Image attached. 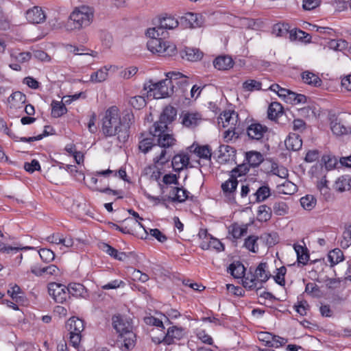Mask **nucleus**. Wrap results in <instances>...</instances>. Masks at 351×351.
Instances as JSON below:
<instances>
[{"label":"nucleus","mask_w":351,"mask_h":351,"mask_svg":"<svg viewBox=\"0 0 351 351\" xmlns=\"http://www.w3.org/2000/svg\"><path fill=\"white\" fill-rule=\"evenodd\" d=\"M301 77L304 83L315 87H319L322 84V80L317 75L308 71H304Z\"/></svg>","instance_id":"obj_32"},{"label":"nucleus","mask_w":351,"mask_h":351,"mask_svg":"<svg viewBox=\"0 0 351 351\" xmlns=\"http://www.w3.org/2000/svg\"><path fill=\"white\" fill-rule=\"evenodd\" d=\"M136 335L132 330L119 335L118 346L121 351H128L135 345Z\"/></svg>","instance_id":"obj_17"},{"label":"nucleus","mask_w":351,"mask_h":351,"mask_svg":"<svg viewBox=\"0 0 351 351\" xmlns=\"http://www.w3.org/2000/svg\"><path fill=\"white\" fill-rule=\"evenodd\" d=\"M169 80H162L158 82L149 81L145 84L144 89L147 91L149 98L162 99L169 97L173 93V87L168 84Z\"/></svg>","instance_id":"obj_5"},{"label":"nucleus","mask_w":351,"mask_h":351,"mask_svg":"<svg viewBox=\"0 0 351 351\" xmlns=\"http://www.w3.org/2000/svg\"><path fill=\"white\" fill-rule=\"evenodd\" d=\"M238 123V114L234 111H224L218 117V124L223 128H236Z\"/></svg>","instance_id":"obj_13"},{"label":"nucleus","mask_w":351,"mask_h":351,"mask_svg":"<svg viewBox=\"0 0 351 351\" xmlns=\"http://www.w3.org/2000/svg\"><path fill=\"white\" fill-rule=\"evenodd\" d=\"M177 115V110L173 106H166L162 114H160V119L155 123H162L167 128L168 124L171 123L176 118Z\"/></svg>","instance_id":"obj_23"},{"label":"nucleus","mask_w":351,"mask_h":351,"mask_svg":"<svg viewBox=\"0 0 351 351\" xmlns=\"http://www.w3.org/2000/svg\"><path fill=\"white\" fill-rule=\"evenodd\" d=\"M138 71V68L136 66H130L122 70L119 75L123 79H130L134 76Z\"/></svg>","instance_id":"obj_60"},{"label":"nucleus","mask_w":351,"mask_h":351,"mask_svg":"<svg viewBox=\"0 0 351 351\" xmlns=\"http://www.w3.org/2000/svg\"><path fill=\"white\" fill-rule=\"evenodd\" d=\"M266 263H261L254 270L250 272L243 279V287L249 290H258L263 287V283L267 282L270 277V273L267 269Z\"/></svg>","instance_id":"obj_3"},{"label":"nucleus","mask_w":351,"mask_h":351,"mask_svg":"<svg viewBox=\"0 0 351 351\" xmlns=\"http://www.w3.org/2000/svg\"><path fill=\"white\" fill-rule=\"evenodd\" d=\"M133 119L132 114L127 112L121 117L119 108L112 106L102 118V132L106 136H117L119 142L124 143L129 138V128Z\"/></svg>","instance_id":"obj_1"},{"label":"nucleus","mask_w":351,"mask_h":351,"mask_svg":"<svg viewBox=\"0 0 351 351\" xmlns=\"http://www.w3.org/2000/svg\"><path fill=\"white\" fill-rule=\"evenodd\" d=\"M203 56V53L197 48L186 47L184 50V57L189 61L199 60Z\"/></svg>","instance_id":"obj_42"},{"label":"nucleus","mask_w":351,"mask_h":351,"mask_svg":"<svg viewBox=\"0 0 351 351\" xmlns=\"http://www.w3.org/2000/svg\"><path fill=\"white\" fill-rule=\"evenodd\" d=\"M199 235L200 237L204 236V239L199 244L202 250H208L213 249L217 252H221L224 250L223 243L219 239L214 238L210 234H208L206 230H201Z\"/></svg>","instance_id":"obj_9"},{"label":"nucleus","mask_w":351,"mask_h":351,"mask_svg":"<svg viewBox=\"0 0 351 351\" xmlns=\"http://www.w3.org/2000/svg\"><path fill=\"white\" fill-rule=\"evenodd\" d=\"M189 156L186 154L176 155L172 159V166L176 171L182 170L189 164Z\"/></svg>","instance_id":"obj_31"},{"label":"nucleus","mask_w":351,"mask_h":351,"mask_svg":"<svg viewBox=\"0 0 351 351\" xmlns=\"http://www.w3.org/2000/svg\"><path fill=\"white\" fill-rule=\"evenodd\" d=\"M132 279L134 280L145 282L149 280L147 274L142 273L140 270L134 269L132 273Z\"/></svg>","instance_id":"obj_63"},{"label":"nucleus","mask_w":351,"mask_h":351,"mask_svg":"<svg viewBox=\"0 0 351 351\" xmlns=\"http://www.w3.org/2000/svg\"><path fill=\"white\" fill-rule=\"evenodd\" d=\"M351 245V225L347 226L343 232L340 240V245L343 249H347Z\"/></svg>","instance_id":"obj_48"},{"label":"nucleus","mask_w":351,"mask_h":351,"mask_svg":"<svg viewBox=\"0 0 351 351\" xmlns=\"http://www.w3.org/2000/svg\"><path fill=\"white\" fill-rule=\"evenodd\" d=\"M167 129L166 125L162 123H154L150 128V134L153 136L154 139L157 142L156 147L162 148H169L173 146L176 140L173 136L169 134L167 131Z\"/></svg>","instance_id":"obj_4"},{"label":"nucleus","mask_w":351,"mask_h":351,"mask_svg":"<svg viewBox=\"0 0 351 351\" xmlns=\"http://www.w3.org/2000/svg\"><path fill=\"white\" fill-rule=\"evenodd\" d=\"M283 108L282 105L278 102H272L267 110L268 118L271 120H275L282 114Z\"/></svg>","instance_id":"obj_39"},{"label":"nucleus","mask_w":351,"mask_h":351,"mask_svg":"<svg viewBox=\"0 0 351 351\" xmlns=\"http://www.w3.org/2000/svg\"><path fill=\"white\" fill-rule=\"evenodd\" d=\"M285 145L288 150L298 151L302 147V141L298 134L291 133L285 139Z\"/></svg>","instance_id":"obj_24"},{"label":"nucleus","mask_w":351,"mask_h":351,"mask_svg":"<svg viewBox=\"0 0 351 351\" xmlns=\"http://www.w3.org/2000/svg\"><path fill=\"white\" fill-rule=\"evenodd\" d=\"M166 79L170 86L174 87V84H182L187 83V77L182 73L177 71H171L166 73Z\"/></svg>","instance_id":"obj_30"},{"label":"nucleus","mask_w":351,"mask_h":351,"mask_svg":"<svg viewBox=\"0 0 351 351\" xmlns=\"http://www.w3.org/2000/svg\"><path fill=\"white\" fill-rule=\"evenodd\" d=\"M184 330L182 328L172 326L168 328L166 335L163 337L164 343L171 345L174 340H179L184 336Z\"/></svg>","instance_id":"obj_21"},{"label":"nucleus","mask_w":351,"mask_h":351,"mask_svg":"<svg viewBox=\"0 0 351 351\" xmlns=\"http://www.w3.org/2000/svg\"><path fill=\"white\" fill-rule=\"evenodd\" d=\"M94 16L93 9L89 6L76 7L71 12L66 25L67 29H80L88 26Z\"/></svg>","instance_id":"obj_2"},{"label":"nucleus","mask_w":351,"mask_h":351,"mask_svg":"<svg viewBox=\"0 0 351 351\" xmlns=\"http://www.w3.org/2000/svg\"><path fill=\"white\" fill-rule=\"evenodd\" d=\"M147 49L154 53L162 56H173L177 53L174 44L160 39H149L147 43Z\"/></svg>","instance_id":"obj_6"},{"label":"nucleus","mask_w":351,"mask_h":351,"mask_svg":"<svg viewBox=\"0 0 351 351\" xmlns=\"http://www.w3.org/2000/svg\"><path fill=\"white\" fill-rule=\"evenodd\" d=\"M179 21L174 17L169 16L163 17L160 21V26L162 29H173L178 27Z\"/></svg>","instance_id":"obj_45"},{"label":"nucleus","mask_w":351,"mask_h":351,"mask_svg":"<svg viewBox=\"0 0 351 351\" xmlns=\"http://www.w3.org/2000/svg\"><path fill=\"white\" fill-rule=\"evenodd\" d=\"M238 180L234 176H232L228 180L221 184V190L223 195L229 199H234V195L236 192Z\"/></svg>","instance_id":"obj_19"},{"label":"nucleus","mask_w":351,"mask_h":351,"mask_svg":"<svg viewBox=\"0 0 351 351\" xmlns=\"http://www.w3.org/2000/svg\"><path fill=\"white\" fill-rule=\"evenodd\" d=\"M154 149L156 151V155L153 158V161L155 165H163L170 160L171 156V154H169V152L165 148L154 145Z\"/></svg>","instance_id":"obj_25"},{"label":"nucleus","mask_w":351,"mask_h":351,"mask_svg":"<svg viewBox=\"0 0 351 351\" xmlns=\"http://www.w3.org/2000/svg\"><path fill=\"white\" fill-rule=\"evenodd\" d=\"M180 118L182 125L191 128L198 125L202 120V114L195 111H184Z\"/></svg>","instance_id":"obj_12"},{"label":"nucleus","mask_w":351,"mask_h":351,"mask_svg":"<svg viewBox=\"0 0 351 351\" xmlns=\"http://www.w3.org/2000/svg\"><path fill=\"white\" fill-rule=\"evenodd\" d=\"M46 17L45 11L39 6H34L25 12L26 19L32 24L43 23L45 21Z\"/></svg>","instance_id":"obj_11"},{"label":"nucleus","mask_w":351,"mask_h":351,"mask_svg":"<svg viewBox=\"0 0 351 351\" xmlns=\"http://www.w3.org/2000/svg\"><path fill=\"white\" fill-rule=\"evenodd\" d=\"M26 96L25 94L20 91H16L13 93L8 97V104L10 107L12 108H21L25 103Z\"/></svg>","instance_id":"obj_28"},{"label":"nucleus","mask_w":351,"mask_h":351,"mask_svg":"<svg viewBox=\"0 0 351 351\" xmlns=\"http://www.w3.org/2000/svg\"><path fill=\"white\" fill-rule=\"evenodd\" d=\"M242 87L243 90L245 91H254V90H259L261 89L262 84L261 82L249 79L245 81L243 84Z\"/></svg>","instance_id":"obj_49"},{"label":"nucleus","mask_w":351,"mask_h":351,"mask_svg":"<svg viewBox=\"0 0 351 351\" xmlns=\"http://www.w3.org/2000/svg\"><path fill=\"white\" fill-rule=\"evenodd\" d=\"M117 69V67L114 65H106L90 75V82L101 83L107 80L109 71L115 72Z\"/></svg>","instance_id":"obj_16"},{"label":"nucleus","mask_w":351,"mask_h":351,"mask_svg":"<svg viewBox=\"0 0 351 351\" xmlns=\"http://www.w3.org/2000/svg\"><path fill=\"white\" fill-rule=\"evenodd\" d=\"M69 331V343L75 348H78L82 340V332L84 329V321L75 317H71L66 322Z\"/></svg>","instance_id":"obj_7"},{"label":"nucleus","mask_w":351,"mask_h":351,"mask_svg":"<svg viewBox=\"0 0 351 351\" xmlns=\"http://www.w3.org/2000/svg\"><path fill=\"white\" fill-rule=\"evenodd\" d=\"M268 128L265 125L254 123L247 127V134L250 138L259 141L263 138Z\"/></svg>","instance_id":"obj_18"},{"label":"nucleus","mask_w":351,"mask_h":351,"mask_svg":"<svg viewBox=\"0 0 351 351\" xmlns=\"http://www.w3.org/2000/svg\"><path fill=\"white\" fill-rule=\"evenodd\" d=\"M196 335L198 339H199L202 342L209 345L213 343V339L209 335L206 333L204 330H197Z\"/></svg>","instance_id":"obj_64"},{"label":"nucleus","mask_w":351,"mask_h":351,"mask_svg":"<svg viewBox=\"0 0 351 351\" xmlns=\"http://www.w3.org/2000/svg\"><path fill=\"white\" fill-rule=\"evenodd\" d=\"M293 249L297 254V261L298 263L305 265L309 261V254L307 247L304 245L295 243Z\"/></svg>","instance_id":"obj_29"},{"label":"nucleus","mask_w":351,"mask_h":351,"mask_svg":"<svg viewBox=\"0 0 351 351\" xmlns=\"http://www.w3.org/2000/svg\"><path fill=\"white\" fill-rule=\"evenodd\" d=\"M250 167V166L248 165V163H243L238 165L237 168L232 171V173H233L232 176L236 178L237 176H241L246 174L249 171Z\"/></svg>","instance_id":"obj_57"},{"label":"nucleus","mask_w":351,"mask_h":351,"mask_svg":"<svg viewBox=\"0 0 351 351\" xmlns=\"http://www.w3.org/2000/svg\"><path fill=\"white\" fill-rule=\"evenodd\" d=\"M289 33V26L287 24L277 23L273 26L272 34L276 36H284Z\"/></svg>","instance_id":"obj_53"},{"label":"nucleus","mask_w":351,"mask_h":351,"mask_svg":"<svg viewBox=\"0 0 351 351\" xmlns=\"http://www.w3.org/2000/svg\"><path fill=\"white\" fill-rule=\"evenodd\" d=\"M190 151L197 154L199 158L210 163L212 153L208 145L198 146L193 145L190 147Z\"/></svg>","instance_id":"obj_27"},{"label":"nucleus","mask_w":351,"mask_h":351,"mask_svg":"<svg viewBox=\"0 0 351 351\" xmlns=\"http://www.w3.org/2000/svg\"><path fill=\"white\" fill-rule=\"evenodd\" d=\"M40 258L47 263L52 261L55 258L53 252L49 249L43 248L38 252Z\"/></svg>","instance_id":"obj_54"},{"label":"nucleus","mask_w":351,"mask_h":351,"mask_svg":"<svg viewBox=\"0 0 351 351\" xmlns=\"http://www.w3.org/2000/svg\"><path fill=\"white\" fill-rule=\"evenodd\" d=\"M316 199L311 195H307L300 199L301 206L306 210H311L316 205Z\"/></svg>","instance_id":"obj_50"},{"label":"nucleus","mask_w":351,"mask_h":351,"mask_svg":"<svg viewBox=\"0 0 351 351\" xmlns=\"http://www.w3.org/2000/svg\"><path fill=\"white\" fill-rule=\"evenodd\" d=\"M270 189L268 186H261L255 193L256 200L258 202H263L270 196Z\"/></svg>","instance_id":"obj_52"},{"label":"nucleus","mask_w":351,"mask_h":351,"mask_svg":"<svg viewBox=\"0 0 351 351\" xmlns=\"http://www.w3.org/2000/svg\"><path fill=\"white\" fill-rule=\"evenodd\" d=\"M67 49L73 53L75 55H80V56H84L86 58L84 62L87 63H91L93 62V58L97 54L96 52L92 51L91 53H86L84 52V49H80L77 47L73 46V45H69L67 47Z\"/></svg>","instance_id":"obj_40"},{"label":"nucleus","mask_w":351,"mask_h":351,"mask_svg":"<svg viewBox=\"0 0 351 351\" xmlns=\"http://www.w3.org/2000/svg\"><path fill=\"white\" fill-rule=\"evenodd\" d=\"M335 189L339 192L350 190L351 189V176L345 175L338 178L335 183Z\"/></svg>","instance_id":"obj_37"},{"label":"nucleus","mask_w":351,"mask_h":351,"mask_svg":"<svg viewBox=\"0 0 351 351\" xmlns=\"http://www.w3.org/2000/svg\"><path fill=\"white\" fill-rule=\"evenodd\" d=\"M49 295L58 303H63L69 298L67 287L60 283L51 282L48 285Z\"/></svg>","instance_id":"obj_8"},{"label":"nucleus","mask_w":351,"mask_h":351,"mask_svg":"<svg viewBox=\"0 0 351 351\" xmlns=\"http://www.w3.org/2000/svg\"><path fill=\"white\" fill-rule=\"evenodd\" d=\"M271 213L272 210L270 207L265 204L261 205L257 211V219L259 221H267L270 219Z\"/></svg>","instance_id":"obj_43"},{"label":"nucleus","mask_w":351,"mask_h":351,"mask_svg":"<svg viewBox=\"0 0 351 351\" xmlns=\"http://www.w3.org/2000/svg\"><path fill=\"white\" fill-rule=\"evenodd\" d=\"M258 237L257 236L250 235L245 239L243 247L247 250L256 253L258 251Z\"/></svg>","instance_id":"obj_41"},{"label":"nucleus","mask_w":351,"mask_h":351,"mask_svg":"<svg viewBox=\"0 0 351 351\" xmlns=\"http://www.w3.org/2000/svg\"><path fill=\"white\" fill-rule=\"evenodd\" d=\"M130 104L136 109H141L146 105L145 98L139 95L131 97Z\"/></svg>","instance_id":"obj_55"},{"label":"nucleus","mask_w":351,"mask_h":351,"mask_svg":"<svg viewBox=\"0 0 351 351\" xmlns=\"http://www.w3.org/2000/svg\"><path fill=\"white\" fill-rule=\"evenodd\" d=\"M297 191V186L293 182H285L281 186V193L287 195L293 194Z\"/></svg>","instance_id":"obj_56"},{"label":"nucleus","mask_w":351,"mask_h":351,"mask_svg":"<svg viewBox=\"0 0 351 351\" xmlns=\"http://www.w3.org/2000/svg\"><path fill=\"white\" fill-rule=\"evenodd\" d=\"M161 193L165 194V193H168V195H165L167 198V200H171L172 202H176V197L177 196V193H179V187L177 186H164L163 184H159Z\"/></svg>","instance_id":"obj_44"},{"label":"nucleus","mask_w":351,"mask_h":351,"mask_svg":"<svg viewBox=\"0 0 351 351\" xmlns=\"http://www.w3.org/2000/svg\"><path fill=\"white\" fill-rule=\"evenodd\" d=\"M180 23L186 28H196L201 27L204 21L200 14L188 12L180 18Z\"/></svg>","instance_id":"obj_14"},{"label":"nucleus","mask_w":351,"mask_h":351,"mask_svg":"<svg viewBox=\"0 0 351 351\" xmlns=\"http://www.w3.org/2000/svg\"><path fill=\"white\" fill-rule=\"evenodd\" d=\"M112 325L119 335L132 330V325L130 320L121 315L112 316Z\"/></svg>","instance_id":"obj_10"},{"label":"nucleus","mask_w":351,"mask_h":351,"mask_svg":"<svg viewBox=\"0 0 351 351\" xmlns=\"http://www.w3.org/2000/svg\"><path fill=\"white\" fill-rule=\"evenodd\" d=\"M12 57L19 63H24L28 62L32 57L29 52H21L18 53L12 54Z\"/></svg>","instance_id":"obj_58"},{"label":"nucleus","mask_w":351,"mask_h":351,"mask_svg":"<svg viewBox=\"0 0 351 351\" xmlns=\"http://www.w3.org/2000/svg\"><path fill=\"white\" fill-rule=\"evenodd\" d=\"M235 149L228 145H221L219 147L217 160L220 163H227L235 159Z\"/></svg>","instance_id":"obj_15"},{"label":"nucleus","mask_w":351,"mask_h":351,"mask_svg":"<svg viewBox=\"0 0 351 351\" xmlns=\"http://www.w3.org/2000/svg\"><path fill=\"white\" fill-rule=\"evenodd\" d=\"M330 129L336 136H343L351 133V127L339 119H335L330 122Z\"/></svg>","instance_id":"obj_20"},{"label":"nucleus","mask_w":351,"mask_h":351,"mask_svg":"<svg viewBox=\"0 0 351 351\" xmlns=\"http://www.w3.org/2000/svg\"><path fill=\"white\" fill-rule=\"evenodd\" d=\"M69 296L71 295L74 297L86 298L87 291L85 287L80 283H71L67 287Z\"/></svg>","instance_id":"obj_34"},{"label":"nucleus","mask_w":351,"mask_h":351,"mask_svg":"<svg viewBox=\"0 0 351 351\" xmlns=\"http://www.w3.org/2000/svg\"><path fill=\"white\" fill-rule=\"evenodd\" d=\"M287 342V340L286 339L273 335V338L271 339L268 346L279 348L285 345Z\"/></svg>","instance_id":"obj_61"},{"label":"nucleus","mask_w":351,"mask_h":351,"mask_svg":"<svg viewBox=\"0 0 351 351\" xmlns=\"http://www.w3.org/2000/svg\"><path fill=\"white\" fill-rule=\"evenodd\" d=\"M247 224L234 223L228 227V234L232 237L233 241H236L247 233Z\"/></svg>","instance_id":"obj_22"},{"label":"nucleus","mask_w":351,"mask_h":351,"mask_svg":"<svg viewBox=\"0 0 351 351\" xmlns=\"http://www.w3.org/2000/svg\"><path fill=\"white\" fill-rule=\"evenodd\" d=\"M213 64L218 70H228L232 67L233 60L229 56H219L215 59Z\"/></svg>","instance_id":"obj_33"},{"label":"nucleus","mask_w":351,"mask_h":351,"mask_svg":"<svg viewBox=\"0 0 351 351\" xmlns=\"http://www.w3.org/2000/svg\"><path fill=\"white\" fill-rule=\"evenodd\" d=\"M155 145L153 144L152 141L149 138L143 139L139 143V149L144 153H147L149 149L153 148Z\"/></svg>","instance_id":"obj_62"},{"label":"nucleus","mask_w":351,"mask_h":351,"mask_svg":"<svg viewBox=\"0 0 351 351\" xmlns=\"http://www.w3.org/2000/svg\"><path fill=\"white\" fill-rule=\"evenodd\" d=\"M100 248L103 252L112 257L113 258L123 261L128 258V255L126 253L123 252H118L117 250L112 247L108 243H103L100 245Z\"/></svg>","instance_id":"obj_26"},{"label":"nucleus","mask_w":351,"mask_h":351,"mask_svg":"<svg viewBox=\"0 0 351 351\" xmlns=\"http://www.w3.org/2000/svg\"><path fill=\"white\" fill-rule=\"evenodd\" d=\"M51 115L53 117H60L67 112L64 104L62 101H53L51 104Z\"/></svg>","instance_id":"obj_46"},{"label":"nucleus","mask_w":351,"mask_h":351,"mask_svg":"<svg viewBox=\"0 0 351 351\" xmlns=\"http://www.w3.org/2000/svg\"><path fill=\"white\" fill-rule=\"evenodd\" d=\"M287 272L285 267L282 266L277 269V273L274 276L275 281L280 285H284L285 283V276Z\"/></svg>","instance_id":"obj_59"},{"label":"nucleus","mask_w":351,"mask_h":351,"mask_svg":"<svg viewBox=\"0 0 351 351\" xmlns=\"http://www.w3.org/2000/svg\"><path fill=\"white\" fill-rule=\"evenodd\" d=\"M263 160V156L258 152L250 151L245 153V160L250 167H258Z\"/></svg>","instance_id":"obj_35"},{"label":"nucleus","mask_w":351,"mask_h":351,"mask_svg":"<svg viewBox=\"0 0 351 351\" xmlns=\"http://www.w3.org/2000/svg\"><path fill=\"white\" fill-rule=\"evenodd\" d=\"M269 89L271 90L276 93L278 94V95L280 97L283 98V99H285V101L286 102H287V103L289 102V100L290 96H291L290 94H292V91H291L287 88H282L277 84H272L269 87Z\"/></svg>","instance_id":"obj_47"},{"label":"nucleus","mask_w":351,"mask_h":351,"mask_svg":"<svg viewBox=\"0 0 351 351\" xmlns=\"http://www.w3.org/2000/svg\"><path fill=\"white\" fill-rule=\"evenodd\" d=\"M274 213L278 216H283L288 213L289 207L284 202H278L273 206Z\"/></svg>","instance_id":"obj_51"},{"label":"nucleus","mask_w":351,"mask_h":351,"mask_svg":"<svg viewBox=\"0 0 351 351\" xmlns=\"http://www.w3.org/2000/svg\"><path fill=\"white\" fill-rule=\"evenodd\" d=\"M327 258L330 263V267H334L344 260L343 253L339 248L330 250L328 254Z\"/></svg>","instance_id":"obj_38"},{"label":"nucleus","mask_w":351,"mask_h":351,"mask_svg":"<svg viewBox=\"0 0 351 351\" xmlns=\"http://www.w3.org/2000/svg\"><path fill=\"white\" fill-rule=\"evenodd\" d=\"M228 272L234 278H242L244 279L245 269L243 264L239 262H234L230 265L228 269Z\"/></svg>","instance_id":"obj_36"}]
</instances>
